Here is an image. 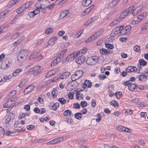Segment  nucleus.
I'll return each mask as SVG.
<instances>
[{
  "instance_id": "nucleus-45",
  "label": "nucleus",
  "mask_w": 148,
  "mask_h": 148,
  "mask_svg": "<svg viewBox=\"0 0 148 148\" xmlns=\"http://www.w3.org/2000/svg\"><path fill=\"white\" fill-rule=\"evenodd\" d=\"M5 134L4 129L2 127H0V137H2Z\"/></svg>"
},
{
  "instance_id": "nucleus-1",
  "label": "nucleus",
  "mask_w": 148,
  "mask_h": 148,
  "mask_svg": "<svg viewBox=\"0 0 148 148\" xmlns=\"http://www.w3.org/2000/svg\"><path fill=\"white\" fill-rule=\"evenodd\" d=\"M99 57L97 56H92L88 57L86 63L89 65H93L97 63Z\"/></svg>"
},
{
  "instance_id": "nucleus-54",
  "label": "nucleus",
  "mask_w": 148,
  "mask_h": 148,
  "mask_svg": "<svg viewBox=\"0 0 148 148\" xmlns=\"http://www.w3.org/2000/svg\"><path fill=\"white\" fill-rule=\"evenodd\" d=\"M6 14V13L5 11L0 13V20L4 18Z\"/></svg>"
},
{
  "instance_id": "nucleus-61",
  "label": "nucleus",
  "mask_w": 148,
  "mask_h": 148,
  "mask_svg": "<svg viewBox=\"0 0 148 148\" xmlns=\"http://www.w3.org/2000/svg\"><path fill=\"white\" fill-rule=\"evenodd\" d=\"M34 127L35 126L32 125H28L27 127V129L29 130H31L32 129H33Z\"/></svg>"
},
{
  "instance_id": "nucleus-37",
  "label": "nucleus",
  "mask_w": 148,
  "mask_h": 148,
  "mask_svg": "<svg viewBox=\"0 0 148 148\" xmlns=\"http://www.w3.org/2000/svg\"><path fill=\"white\" fill-rule=\"evenodd\" d=\"M93 18H91L89 19L84 24L85 26H87L88 25H90L92 22L94 21L93 20Z\"/></svg>"
},
{
  "instance_id": "nucleus-14",
  "label": "nucleus",
  "mask_w": 148,
  "mask_h": 148,
  "mask_svg": "<svg viewBox=\"0 0 148 148\" xmlns=\"http://www.w3.org/2000/svg\"><path fill=\"white\" fill-rule=\"evenodd\" d=\"M121 29H120V26L116 27L112 30L111 34L113 36L118 34L119 33H121Z\"/></svg>"
},
{
  "instance_id": "nucleus-23",
  "label": "nucleus",
  "mask_w": 148,
  "mask_h": 148,
  "mask_svg": "<svg viewBox=\"0 0 148 148\" xmlns=\"http://www.w3.org/2000/svg\"><path fill=\"white\" fill-rule=\"evenodd\" d=\"M60 55L58 56L57 58L55 59L53 62L51 63V66H54L56 65L58 62H59L61 61V58Z\"/></svg>"
},
{
  "instance_id": "nucleus-20",
  "label": "nucleus",
  "mask_w": 148,
  "mask_h": 148,
  "mask_svg": "<svg viewBox=\"0 0 148 148\" xmlns=\"http://www.w3.org/2000/svg\"><path fill=\"white\" fill-rule=\"evenodd\" d=\"M59 104L58 103H51L50 104V106L51 109L54 110H56L58 107Z\"/></svg>"
},
{
  "instance_id": "nucleus-64",
  "label": "nucleus",
  "mask_w": 148,
  "mask_h": 148,
  "mask_svg": "<svg viewBox=\"0 0 148 148\" xmlns=\"http://www.w3.org/2000/svg\"><path fill=\"white\" fill-rule=\"evenodd\" d=\"M73 106L76 109H79L80 108V105L78 103H74L73 104Z\"/></svg>"
},
{
  "instance_id": "nucleus-47",
  "label": "nucleus",
  "mask_w": 148,
  "mask_h": 148,
  "mask_svg": "<svg viewBox=\"0 0 148 148\" xmlns=\"http://www.w3.org/2000/svg\"><path fill=\"white\" fill-rule=\"evenodd\" d=\"M76 99H79V98L80 97L81 99H83V94L79 93H77L76 95Z\"/></svg>"
},
{
  "instance_id": "nucleus-3",
  "label": "nucleus",
  "mask_w": 148,
  "mask_h": 148,
  "mask_svg": "<svg viewBox=\"0 0 148 148\" xmlns=\"http://www.w3.org/2000/svg\"><path fill=\"white\" fill-rule=\"evenodd\" d=\"M147 16V13L144 12L140 14L137 17V20H134L132 21V23L133 24L138 23L139 22L143 20Z\"/></svg>"
},
{
  "instance_id": "nucleus-58",
  "label": "nucleus",
  "mask_w": 148,
  "mask_h": 148,
  "mask_svg": "<svg viewBox=\"0 0 148 148\" xmlns=\"http://www.w3.org/2000/svg\"><path fill=\"white\" fill-rule=\"evenodd\" d=\"M122 95V92H116L115 96L117 99L120 98L121 95Z\"/></svg>"
},
{
  "instance_id": "nucleus-16",
  "label": "nucleus",
  "mask_w": 148,
  "mask_h": 148,
  "mask_svg": "<svg viewBox=\"0 0 148 148\" xmlns=\"http://www.w3.org/2000/svg\"><path fill=\"white\" fill-rule=\"evenodd\" d=\"M34 86L31 85L27 87L23 91V93L25 95L31 92L34 89Z\"/></svg>"
},
{
  "instance_id": "nucleus-41",
  "label": "nucleus",
  "mask_w": 148,
  "mask_h": 148,
  "mask_svg": "<svg viewBox=\"0 0 148 148\" xmlns=\"http://www.w3.org/2000/svg\"><path fill=\"white\" fill-rule=\"evenodd\" d=\"M104 31L103 29L102 28L99 29L97 31L95 32L96 34L97 35L98 37Z\"/></svg>"
},
{
  "instance_id": "nucleus-62",
  "label": "nucleus",
  "mask_w": 148,
  "mask_h": 148,
  "mask_svg": "<svg viewBox=\"0 0 148 148\" xmlns=\"http://www.w3.org/2000/svg\"><path fill=\"white\" fill-rule=\"evenodd\" d=\"M125 127H123L122 126H119L118 127H117V129L118 130L121 132L122 131H124V129Z\"/></svg>"
},
{
  "instance_id": "nucleus-49",
  "label": "nucleus",
  "mask_w": 148,
  "mask_h": 148,
  "mask_svg": "<svg viewBox=\"0 0 148 148\" xmlns=\"http://www.w3.org/2000/svg\"><path fill=\"white\" fill-rule=\"evenodd\" d=\"M134 49L136 51L138 52L140 50V47L138 45H136L134 47Z\"/></svg>"
},
{
  "instance_id": "nucleus-18",
  "label": "nucleus",
  "mask_w": 148,
  "mask_h": 148,
  "mask_svg": "<svg viewBox=\"0 0 148 148\" xmlns=\"http://www.w3.org/2000/svg\"><path fill=\"white\" fill-rule=\"evenodd\" d=\"M69 12L70 11L69 10L61 11L60 15V18H63L66 16L68 15L69 13Z\"/></svg>"
},
{
  "instance_id": "nucleus-50",
  "label": "nucleus",
  "mask_w": 148,
  "mask_h": 148,
  "mask_svg": "<svg viewBox=\"0 0 148 148\" xmlns=\"http://www.w3.org/2000/svg\"><path fill=\"white\" fill-rule=\"evenodd\" d=\"M20 34V33H16L12 36L11 38L12 39H14L18 37Z\"/></svg>"
},
{
  "instance_id": "nucleus-12",
  "label": "nucleus",
  "mask_w": 148,
  "mask_h": 148,
  "mask_svg": "<svg viewBox=\"0 0 148 148\" xmlns=\"http://www.w3.org/2000/svg\"><path fill=\"white\" fill-rule=\"evenodd\" d=\"M117 8H115L114 10L110 12L108 14L107 16V19L108 20H110L112 18L114 17V14L117 11Z\"/></svg>"
},
{
  "instance_id": "nucleus-13",
  "label": "nucleus",
  "mask_w": 148,
  "mask_h": 148,
  "mask_svg": "<svg viewBox=\"0 0 148 148\" xmlns=\"http://www.w3.org/2000/svg\"><path fill=\"white\" fill-rule=\"evenodd\" d=\"M79 57V58L76 59L75 62L78 64H82L84 62L85 58L84 56H81Z\"/></svg>"
},
{
  "instance_id": "nucleus-57",
  "label": "nucleus",
  "mask_w": 148,
  "mask_h": 148,
  "mask_svg": "<svg viewBox=\"0 0 148 148\" xmlns=\"http://www.w3.org/2000/svg\"><path fill=\"white\" fill-rule=\"evenodd\" d=\"M87 105V103L85 101H82L80 103V105L82 108L86 107Z\"/></svg>"
},
{
  "instance_id": "nucleus-46",
  "label": "nucleus",
  "mask_w": 148,
  "mask_h": 148,
  "mask_svg": "<svg viewBox=\"0 0 148 148\" xmlns=\"http://www.w3.org/2000/svg\"><path fill=\"white\" fill-rule=\"evenodd\" d=\"M58 101L62 104H64L65 103L66 101L63 98H60L58 99Z\"/></svg>"
},
{
  "instance_id": "nucleus-35",
  "label": "nucleus",
  "mask_w": 148,
  "mask_h": 148,
  "mask_svg": "<svg viewBox=\"0 0 148 148\" xmlns=\"http://www.w3.org/2000/svg\"><path fill=\"white\" fill-rule=\"evenodd\" d=\"M136 87V85L135 84H132L128 86V88L129 90L133 91Z\"/></svg>"
},
{
  "instance_id": "nucleus-56",
  "label": "nucleus",
  "mask_w": 148,
  "mask_h": 148,
  "mask_svg": "<svg viewBox=\"0 0 148 148\" xmlns=\"http://www.w3.org/2000/svg\"><path fill=\"white\" fill-rule=\"evenodd\" d=\"M25 83H27V81L26 79H23L22 80L21 82V84L19 85V87L21 88L23 87V85H24V84H25Z\"/></svg>"
},
{
  "instance_id": "nucleus-48",
  "label": "nucleus",
  "mask_w": 148,
  "mask_h": 148,
  "mask_svg": "<svg viewBox=\"0 0 148 148\" xmlns=\"http://www.w3.org/2000/svg\"><path fill=\"white\" fill-rule=\"evenodd\" d=\"M36 7L37 8V9H42V5H41V2H37L35 4Z\"/></svg>"
},
{
  "instance_id": "nucleus-21",
  "label": "nucleus",
  "mask_w": 148,
  "mask_h": 148,
  "mask_svg": "<svg viewBox=\"0 0 148 148\" xmlns=\"http://www.w3.org/2000/svg\"><path fill=\"white\" fill-rule=\"evenodd\" d=\"M137 70V68L135 66H129L126 69V71L128 73L129 72H133Z\"/></svg>"
},
{
  "instance_id": "nucleus-30",
  "label": "nucleus",
  "mask_w": 148,
  "mask_h": 148,
  "mask_svg": "<svg viewBox=\"0 0 148 148\" xmlns=\"http://www.w3.org/2000/svg\"><path fill=\"white\" fill-rule=\"evenodd\" d=\"M94 7V6L93 5H91L90 7H88L87 8L84 12V14L83 15H85L86 14H87L88 12H90V11L92 10Z\"/></svg>"
},
{
  "instance_id": "nucleus-63",
  "label": "nucleus",
  "mask_w": 148,
  "mask_h": 148,
  "mask_svg": "<svg viewBox=\"0 0 148 148\" xmlns=\"http://www.w3.org/2000/svg\"><path fill=\"white\" fill-rule=\"evenodd\" d=\"M67 49H65L62 51L60 52L59 54V55H60V56H63L65 53L67 51Z\"/></svg>"
},
{
  "instance_id": "nucleus-51",
  "label": "nucleus",
  "mask_w": 148,
  "mask_h": 148,
  "mask_svg": "<svg viewBox=\"0 0 148 148\" xmlns=\"http://www.w3.org/2000/svg\"><path fill=\"white\" fill-rule=\"evenodd\" d=\"M53 30V28H48L47 29L45 32V33L46 34H48L51 33L52 30Z\"/></svg>"
},
{
  "instance_id": "nucleus-10",
  "label": "nucleus",
  "mask_w": 148,
  "mask_h": 148,
  "mask_svg": "<svg viewBox=\"0 0 148 148\" xmlns=\"http://www.w3.org/2000/svg\"><path fill=\"white\" fill-rule=\"evenodd\" d=\"M87 50V49L84 47L82 49L80 50L79 51L76 52V56L78 57L82 56V55L85 53Z\"/></svg>"
},
{
  "instance_id": "nucleus-25",
  "label": "nucleus",
  "mask_w": 148,
  "mask_h": 148,
  "mask_svg": "<svg viewBox=\"0 0 148 148\" xmlns=\"http://www.w3.org/2000/svg\"><path fill=\"white\" fill-rule=\"evenodd\" d=\"M112 52H111L110 51L107 50V49L104 48L100 50V53L103 55H108Z\"/></svg>"
},
{
  "instance_id": "nucleus-32",
  "label": "nucleus",
  "mask_w": 148,
  "mask_h": 148,
  "mask_svg": "<svg viewBox=\"0 0 148 148\" xmlns=\"http://www.w3.org/2000/svg\"><path fill=\"white\" fill-rule=\"evenodd\" d=\"M21 0H12L10 1L9 3V5L11 6H12L15 5L16 3L19 2Z\"/></svg>"
},
{
  "instance_id": "nucleus-42",
  "label": "nucleus",
  "mask_w": 148,
  "mask_h": 148,
  "mask_svg": "<svg viewBox=\"0 0 148 148\" xmlns=\"http://www.w3.org/2000/svg\"><path fill=\"white\" fill-rule=\"evenodd\" d=\"M33 3V1H31L25 4L27 8H29L31 7Z\"/></svg>"
},
{
  "instance_id": "nucleus-22",
  "label": "nucleus",
  "mask_w": 148,
  "mask_h": 148,
  "mask_svg": "<svg viewBox=\"0 0 148 148\" xmlns=\"http://www.w3.org/2000/svg\"><path fill=\"white\" fill-rule=\"evenodd\" d=\"M60 55L58 56L57 58L55 59L53 62L51 63V66H54L56 65L58 62H59L61 61V58Z\"/></svg>"
},
{
  "instance_id": "nucleus-43",
  "label": "nucleus",
  "mask_w": 148,
  "mask_h": 148,
  "mask_svg": "<svg viewBox=\"0 0 148 148\" xmlns=\"http://www.w3.org/2000/svg\"><path fill=\"white\" fill-rule=\"evenodd\" d=\"M43 57V56L41 54H40L38 56H37L36 54V57L35 60L38 61H40L42 59Z\"/></svg>"
},
{
  "instance_id": "nucleus-15",
  "label": "nucleus",
  "mask_w": 148,
  "mask_h": 148,
  "mask_svg": "<svg viewBox=\"0 0 148 148\" xmlns=\"http://www.w3.org/2000/svg\"><path fill=\"white\" fill-rule=\"evenodd\" d=\"M92 86L91 82L89 80H86L83 85L82 87L84 89H85L86 87L90 88Z\"/></svg>"
},
{
  "instance_id": "nucleus-60",
  "label": "nucleus",
  "mask_w": 148,
  "mask_h": 148,
  "mask_svg": "<svg viewBox=\"0 0 148 148\" xmlns=\"http://www.w3.org/2000/svg\"><path fill=\"white\" fill-rule=\"evenodd\" d=\"M98 77L101 80H103L106 77V76L104 75H98Z\"/></svg>"
},
{
  "instance_id": "nucleus-33",
  "label": "nucleus",
  "mask_w": 148,
  "mask_h": 148,
  "mask_svg": "<svg viewBox=\"0 0 148 148\" xmlns=\"http://www.w3.org/2000/svg\"><path fill=\"white\" fill-rule=\"evenodd\" d=\"M72 114V112L70 110H67L64 111L63 115L65 116H70Z\"/></svg>"
},
{
  "instance_id": "nucleus-28",
  "label": "nucleus",
  "mask_w": 148,
  "mask_h": 148,
  "mask_svg": "<svg viewBox=\"0 0 148 148\" xmlns=\"http://www.w3.org/2000/svg\"><path fill=\"white\" fill-rule=\"evenodd\" d=\"M16 91L15 90H13L8 95L7 98L8 99H10L14 96L16 93Z\"/></svg>"
},
{
  "instance_id": "nucleus-9",
  "label": "nucleus",
  "mask_w": 148,
  "mask_h": 148,
  "mask_svg": "<svg viewBox=\"0 0 148 148\" xmlns=\"http://www.w3.org/2000/svg\"><path fill=\"white\" fill-rule=\"evenodd\" d=\"M77 56L76 52L72 53L69 55L66 58V60L68 62H70L73 60L74 58Z\"/></svg>"
},
{
  "instance_id": "nucleus-7",
  "label": "nucleus",
  "mask_w": 148,
  "mask_h": 148,
  "mask_svg": "<svg viewBox=\"0 0 148 148\" xmlns=\"http://www.w3.org/2000/svg\"><path fill=\"white\" fill-rule=\"evenodd\" d=\"M120 0H113L110 2L108 6V9L112 8L115 6Z\"/></svg>"
},
{
  "instance_id": "nucleus-24",
  "label": "nucleus",
  "mask_w": 148,
  "mask_h": 148,
  "mask_svg": "<svg viewBox=\"0 0 148 148\" xmlns=\"http://www.w3.org/2000/svg\"><path fill=\"white\" fill-rule=\"evenodd\" d=\"M91 3V0H82V4L83 6L86 7L88 6Z\"/></svg>"
},
{
  "instance_id": "nucleus-34",
  "label": "nucleus",
  "mask_w": 148,
  "mask_h": 148,
  "mask_svg": "<svg viewBox=\"0 0 148 148\" xmlns=\"http://www.w3.org/2000/svg\"><path fill=\"white\" fill-rule=\"evenodd\" d=\"M22 71V70L21 69H16L15 71L13 73V75L14 76H16L18 74L20 73Z\"/></svg>"
},
{
  "instance_id": "nucleus-36",
  "label": "nucleus",
  "mask_w": 148,
  "mask_h": 148,
  "mask_svg": "<svg viewBox=\"0 0 148 148\" xmlns=\"http://www.w3.org/2000/svg\"><path fill=\"white\" fill-rule=\"evenodd\" d=\"M13 101V100H11L10 101H7L3 105V107L4 108H7L10 107L11 104V102H12V101Z\"/></svg>"
},
{
  "instance_id": "nucleus-53",
  "label": "nucleus",
  "mask_w": 148,
  "mask_h": 148,
  "mask_svg": "<svg viewBox=\"0 0 148 148\" xmlns=\"http://www.w3.org/2000/svg\"><path fill=\"white\" fill-rule=\"evenodd\" d=\"M36 53H33V54H31L30 56L29 57V60H32L34 58H35V59H36Z\"/></svg>"
},
{
  "instance_id": "nucleus-52",
  "label": "nucleus",
  "mask_w": 148,
  "mask_h": 148,
  "mask_svg": "<svg viewBox=\"0 0 148 148\" xmlns=\"http://www.w3.org/2000/svg\"><path fill=\"white\" fill-rule=\"evenodd\" d=\"M14 133H15V132H11L10 130H7L5 134L6 136H11L12 134H14Z\"/></svg>"
},
{
  "instance_id": "nucleus-8",
  "label": "nucleus",
  "mask_w": 148,
  "mask_h": 148,
  "mask_svg": "<svg viewBox=\"0 0 148 148\" xmlns=\"http://www.w3.org/2000/svg\"><path fill=\"white\" fill-rule=\"evenodd\" d=\"M12 60L10 59H8L5 60L3 62V65L5 66V69L10 67L12 65Z\"/></svg>"
},
{
  "instance_id": "nucleus-38",
  "label": "nucleus",
  "mask_w": 148,
  "mask_h": 148,
  "mask_svg": "<svg viewBox=\"0 0 148 148\" xmlns=\"http://www.w3.org/2000/svg\"><path fill=\"white\" fill-rule=\"evenodd\" d=\"M139 80L141 81H144L147 79V77L146 76L141 75H140L139 77Z\"/></svg>"
},
{
  "instance_id": "nucleus-59",
  "label": "nucleus",
  "mask_w": 148,
  "mask_h": 148,
  "mask_svg": "<svg viewBox=\"0 0 148 148\" xmlns=\"http://www.w3.org/2000/svg\"><path fill=\"white\" fill-rule=\"evenodd\" d=\"M106 46L107 48L110 49H112L113 48V46L112 45L110 44H106Z\"/></svg>"
},
{
  "instance_id": "nucleus-5",
  "label": "nucleus",
  "mask_w": 148,
  "mask_h": 148,
  "mask_svg": "<svg viewBox=\"0 0 148 148\" xmlns=\"http://www.w3.org/2000/svg\"><path fill=\"white\" fill-rule=\"evenodd\" d=\"M123 26H120V29H121V35H124L127 33L128 32L131 28V26L128 25L123 28Z\"/></svg>"
},
{
  "instance_id": "nucleus-19",
  "label": "nucleus",
  "mask_w": 148,
  "mask_h": 148,
  "mask_svg": "<svg viewBox=\"0 0 148 148\" xmlns=\"http://www.w3.org/2000/svg\"><path fill=\"white\" fill-rule=\"evenodd\" d=\"M57 39L58 37L56 36L51 38L48 42V44L51 46L53 45Z\"/></svg>"
},
{
  "instance_id": "nucleus-39",
  "label": "nucleus",
  "mask_w": 148,
  "mask_h": 148,
  "mask_svg": "<svg viewBox=\"0 0 148 148\" xmlns=\"http://www.w3.org/2000/svg\"><path fill=\"white\" fill-rule=\"evenodd\" d=\"M139 62L140 65L145 66L147 64V62L143 59H140L139 60Z\"/></svg>"
},
{
  "instance_id": "nucleus-11",
  "label": "nucleus",
  "mask_w": 148,
  "mask_h": 148,
  "mask_svg": "<svg viewBox=\"0 0 148 148\" xmlns=\"http://www.w3.org/2000/svg\"><path fill=\"white\" fill-rule=\"evenodd\" d=\"M133 8L132 10H130V12L132 13V14L133 16H134L137 14L138 12H140V10H139L140 7H137L136 8L134 9V7L133 6H131Z\"/></svg>"
},
{
  "instance_id": "nucleus-2",
  "label": "nucleus",
  "mask_w": 148,
  "mask_h": 148,
  "mask_svg": "<svg viewBox=\"0 0 148 148\" xmlns=\"http://www.w3.org/2000/svg\"><path fill=\"white\" fill-rule=\"evenodd\" d=\"M41 66H35L30 69L28 72H33V75L36 76L39 75L41 72Z\"/></svg>"
},
{
  "instance_id": "nucleus-4",
  "label": "nucleus",
  "mask_w": 148,
  "mask_h": 148,
  "mask_svg": "<svg viewBox=\"0 0 148 148\" xmlns=\"http://www.w3.org/2000/svg\"><path fill=\"white\" fill-rule=\"evenodd\" d=\"M29 51L26 50H22L21 51L18 53L17 56L18 59H23L26 58L28 55Z\"/></svg>"
},
{
  "instance_id": "nucleus-27",
  "label": "nucleus",
  "mask_w": 148,
  "mask_h": 148,
  "mask_svg": "<svg viewBox=\"0 0 148 148\" xmlns=\"http://www.w3.org/2000/svg\"><path fill=\"white\" fill-rule=\"evenodd\" d=\"M132 8H133L132 7L130 6L122 12V13H123L124 14H125V16L128 14L130 12V10H132Z\"/></svg>"
},
{
  "instance_id": "nucleus-40",
  "label": "nucleus",
  "mask_w": 148,
  "mask_h": 148,
  "mask_svg": "<svg viewBox=\"0 0 148 148\" xmlns=\"http://www.w3.org/2000/svg\"><path fill=\"white\" fill-rule=\"evenodd\" d=\"M57 143L58 141L57 140V139H55L47 142V144L48 145L51 144H54Z\"/></svg>"
},
{
  "instance_id": "nucleus-17",
  "label": "nucleus",
  "mask_w": 148,
  "mask_h": 148,
  "mask_svg": "<svg viewBox=\"0 0 148 148\" xmlns=\"http://www.w3.org/2000/svg\"><path fill=\"white\" fill-rule=\"evenodd\" d=\"M41 4L42 9L46 8V7L50 5L49 1L47 0H42L41 2Z\"/></svg>"
},
{
  "instance_id": "nucleus-55",
  "label": "nucleus",
  "mask_w": 148,
  "mask_h": 148,
  "mask_svg": "<svg viewBox=\"0 0 148 148\" xmlns=\"http://www.w3.org/2000/svg\"><path fill=\"white\" fill-rule=\"evenodd\" d=\"M15 116V115L14 113L12 112H10L8 116L11 119V120H12L14 118Z\"/></svg>"
},
{
  "instance_id": "nucleus-26",
  "label": "nucleus",
  "mask_w": 148,
  "mask_h": 148,
  "mask_svg": "<svg viewBox=\"0 0 148 148\" xmlns=\"http://www.w3.org/2000/svg\"><path fill=\"white\" fill-rule=\"evenodd\" d=\"M82 74V70H79L77 71L74 75L76 77V78L78 79L81 77Z\"/></svg>"
},
{
  "instance_id": "nucleus-31",
  "label": "nucleus",
  "mask_w": 148,
  "mask_h": 148,
  "mask_svg": "<svg viewBox=\"0 0 148 148\" xmlns=\"http://www.w3.org/2000/svg\"><path fill=\"white\" fill-rule=\"evenodd\" d=\"M110 103L111 105L114 106L115 108L118 107L119 106L118 102L114 100H112L111 102H110Z\"/></svg>"
},
{
  "instance_id": "nucleus-44",
  "label": "nucleus",
  "mask_w": 148,
  "mask_h": 148,
  "mask_svg": "<svg viewBox=\"0 0 148 148\" xmlns=\"http://www.w3.org/2000/svg\"><path fill=\"white\" fill-rule=\"evenodd\" d=\"M25 39V37L24 36H22L20 37V38L19 40H18L17 41L14 42V44H18L21 42V41H23Z\"/></svg>"
},
{
  "instance_id": "nucleus-6",
  "label": "nucleus",
  "mask_w": 148,
  "mask_h": 148,
  "mask_svg": "<svg viewBox=\"0 0 148 148\" xmlns=\"http://www.w3.org/2000/svg\"><path fill=\"white\" fill-rule=\"evenodd\" d=\"M70 73L68 72H65L63 73L62 75H61L59 77H57L53 79L52 81L53 82H55L58 79H66L67 77H68L70 75Z\"/></svg>"
},
{
  "instance_id": "nucleus-29",
  "label": "nucleus",
  "mask_w": 148,
  "mask_h": 148,
  "mask_svg": "<svg viewBox=\"0 0 148 148\" xmlns=\"http://www.w3.org/2000/svg\"><path fill=\"white\" fill-rule=\"evenodd\" d=\"M56 73V72L54 71H49L46 75V77L47 78H48L51 76L54 75Z\"/></svg>"
}]
</instances>
